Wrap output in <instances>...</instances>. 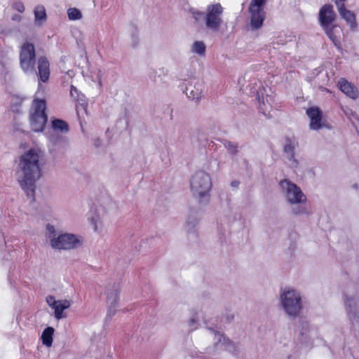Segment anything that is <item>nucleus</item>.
<instances>
[{"label": "nucleus", "mask_w": 359, "mask_h": 359, "mask_svg": "<svg viewBox=\"0 0 359 359\" xmlns=\"http://www.w3.org/2000/svg\"><path fill=\"white\" fill-rule=\"evenodd\" d=\"M43 151L37 147H30L19 156L17 166V177L21 188L28 198L34 199L36 182L41 176V161Z\"/></svg>", "instance_id": "nucleus-1"}, {"label": "nucleus", "mask_w": 359, "mask_h": 359, "mask_svg": "<svg viewBox=\"0 0 359 359\" xmlns=\"http://www.w3.org/2000/svg\"><path fill=\"white\" fill-rule=\"evenodd\" d=\"M279 301L285 313L290 318H297L304 309L301 292L292 287H285L280 290Z\"/></svg>", "instance_id": "nucleus-2"}, {"label": "nucleus", "mask_w": 359, "mask_h": 359, "mask_svg": "<svg viewBox=\"0 0 359 359\" xmlns=\"http://www.w3.org/2000/svg\"><path fill=\"white\" fill-rule=\"evenodd\" d=\"M47 238L49 240L50 245L55 250H69L81 247L83 243L82 236L65 233L57 236L53 226H46Z\"/></svg>", "instance_id": "nucleus-3"}, {"label": "nucleus", "mask_w": 359, "mask_h": 359, "mask_svg": "<svg viewBox=\"0 0 359 359\" xmlns=\"http://www.w3.org/2000/svg\"><path fill=\"white\" fill-rule=\"evenodd\" d=\"M43 96H36L32 102L29 110V125L34 132H42L44 130L48 116L46 114V102Z\"/></svg>", "instance_id": "nucleus-4"}, {"label": "nucleus", "mask_w": 359, "mask_h": 359, "mask_svg": "<svg viewBox=\"0 0 359 359\" xmlns=\"http://www.w3.org/2000/svg\"><path fill=\"white\" fill-rule=\"evenodd\" d=\"M212 187V180L208 172L198 170L191 176L190 187L195 196L201 198L208 196Z\"/></svg>", "instance_id": "nucleus-5"}, {"label": "nucleus", "mask_w": 359, "mask_h": 359, "mask_svg": "<svg viewBox=\"0 0 359 359\" xmlns=\"http://www.w3.org/2000/svg\"><path fill=\"white\" fill-rule=\"evenodd\" d=\"M279 186L286 201L290 205L303 204L306 202V196L301 188L292 181L285 179L280 180Z\"/></svg>", "instance_id": "nucleus-6"}, {"label": "nucleus", "mask_w": 359, "mask_h": 359, "mask_svg": "<svg viewBox=\"0 0 359 359\" xmlns=\"http://www.w3.org/2000/svg\"><path fill=\"white\" fill-rule=\"evenodd\" d=\"M36 53L33 43L25 42L20 47V65L26 74L35 72Z\"/></svg>", "instance_id": "nucleus-7"}, {"label": "nucleus", "mask_w": 359, "mask_h": 359, "mask_svg": "<svg viewBox=\"0 0 359 359\" xmlns=\"http://www.w3.org/2000/svg\"><path fill=\"white\" fill-rule=\"evenodd\" d=\"M224 8L220 4H210L206 8L205 15V27L208 29L217 32L222 23Z\"/></svg>", "instance_id": "nucleus-8"}, {"label": "nucleus", "mask_w": 359, "mask_h": 359, "mask_svg": "<svg viewBox=\"0 0 359 359\" xmlns=\"http://www.w3.org/2000/svg\"><path fill=\"white\" fill-rule=\"evenodd\" d=\"M37 75L39 77L38 89L36 92V96H43L44 93V87L41 83H46L50 77V65L48 60L44 57H41L38 60Z\"/></svg>", "instance_id": "nucleus-9"}, {"label": "nucleus", "mask_w": 359, "mask_h": 359, "mask_svg": "<svg viewBox=\"0 0 359 359\" xmlns=\"http://www.w3.org/2000/svg\"><path fill=\"white\" fill-rule=\"evenodd\" d=\"M264 4H258L252 0L250 6V13L251 15L250 25L252 29H257L260 28L264 20V14L262 11Z\"/></svg>", "instance_id": "nucleus-10"}, {"label": "nucleus", "mask_w": 359, "mask_h": 359, "mask_svg": "<svg viewBox=\"0 0 359 359\" xmlns=\"http://www.w3.org/2000/svg\"><path fill=\"white\" fill-rule=\"evenodd\" d=\"M46 300L48 305L54 310V316L56 319L65 318L63 311L70 306L71 303L69 300H56L53 296L50 295L48 296Z\"/></svg>", "instance_id": "nucleus-11"}, {"label": "nucleus", "mask_w": 359, "mask_h": 359, "mask_svg": "<svg viewBox=\"0 0 359 359\" xmlns=\"http://www.w3.org/2000/svg\"><path fill=\"white\" fill-rule=\"evenodd\" d=\"M306 114L309 118V127L311 130H318L322 128L325 123L323 120V112L317 107H312L306 110Z\"/></svg>", "instance_id": "nucleus-12"}, {"label": "nucleus", "mask_w": 359, "mask_h": 359, "mask_svg": "<svg viewBox=\"0 0 359 359\" xmlns=\"http://www.w3.org/2000/svg\"><path fill=\"white\" fill-rule=\"evenodd\" d=\"M203 84L199 81H191L186 83L183 91L191 100H198L203 96Z\"/></svg>", "instance_id": "nucleus-13"}, {"label": "nucleus", "mask_w": 359, "mask_h": 359, "mask_svg": "<svg viewBox=\"0 0 359 359\" xmlns=\"http://www.w3.org/2000/svg\"><path fill=\"white\" fill-rule=\"evenodd\" d=\"M120 289L118 285H113L106 292L107 303L109 306V311L111 315L115 313L113 309L116 306L119 299Z\"/></svg>", "instance_id": "nucleus-14"}, {"label": "nucleus", "mask_w": 359, "mask_h": 359, "mask_svg": "<svg viewBox=\"0 0 359 359\" xmlns=\"http://www.w3.org/2000/svg\"><path fill=\"white\" fill-rule=\"evenodd\" d=\"M335 18V14L333 11L332 6L325 5L319 12V20L323 27L332 25V22Z\"/></svg>", "instance_id": "nucleus-15"}, {"label": "nucleus", "mask_w": 359, "mask_h": 359, "mask_svg": "<svg viewBox=\"0 0 359 359\" xmlns=\"http://www.w3.org/2000/svg\"><path fill=\"white\" fill-rule=\"evenodd\" d=\"M88 220L95 233H101L104 231V219L97 212H91L90 215L88 217Z\"/></svg>", "instance_id": "nucleus-16"}, {"label": "nucleus", "mask_w": 359, "mask_h": 359, "mask_svg": "<svg viewBox=\"0 0 359 359\" xmlns=\"http://www.w3.org/2000/svg\"><path fill=\"white\" fill-rule=\"evenodd\" d=\"M338 87L345 95L351 99H356L358 96V89L344 79L338 81Z\"/></svg>", "instance_id": "nucleus-17"}, {"label": "nucleus", "mask_w": 359, "mask_h": 359, "mask_svg": "<svg viewBox=\"0 0 359 359\" xmlns=\"http://www.w3.org/2000/svg\"><path fill=\"white\" fill-rule=\"evenodd\" d=\"M295 147V143L292 141H288L284 146V152L287 155V158L289 161L288 163L292 168H297L298 166V161L294 158V150Z\"/></svg>", "instance_id": "nucleus-18"}, {"label": "nucleus", "mask_w": 359, "mask_h": 359, "mask_svg": "<svg viewBox=\"0 0 359 359\" xmlns=\"http://www.w3.org/2000/svg\"><path fill=\"white\" fill-rule=\"evenodd\" d=\"M336 5L337 6L338 11H339L340 15L347 22H348V23H350L351 25L355 24V16L354 13L352 11H351L349 10H347L344 7V4H341L338 1H336Z\"/></svg>", "instance_id": "nucleus-19"}, {"label": "nucleus", "mask_w": 359, "mask_h": 359, "mask_svg": "<svg viewBox=\"0 0 359 359\" xmlns=\"http://www.w3.org/2000/svg\"><path fill=\"white\" fill-rule=\"evenodd\" d=\"M215 341H216L217 348L219 350L231 351L233 347L230 340L222 334L216 333Z\"/></svg>", "instance_id": "nucleus-20"}, {"label": "nucleus", "mask_w": 359, "mask_h": 359, "mask_svg": "<svg viewBox=\"0 0 359 359\" xmlns=\"http://www.w3.org/2000/svg\"><path fill=\"white\" fill-rule=\"evenodd\" d=\"M326 34L332 41L335 46L339 44V37L340 35V28L335 25H331L323 27Z\"/></svg>", "instance_id": "nucleus-21"}, {"label": "nucleus", "mask_w": 359, "mask_h": 359, "mask_svg": "<svg viewBox=\"0 0 359 359\" xmlns=\"http://www.w3.org/2000/svg\"><path fill=\"white\" fill-rule=\"evenodd\" d=\"M54 329L51 327L46 328L41 335L43 344L47 347H50L53 343Z\"/></svg>", "instance_id": "nucleus-22"}, {"label": "nucleus", "mask_w": 359, "mask_h": 359, "mask_svg": "<svg viewBox=\"0 0 359 359\" xmlns=\"http://www.w3.org/2000/svg\"><path fill=\"white\" fill-rule=\"evenodd\" d=\"M346 311L348 314V317L351 320H354L358 314H359V309L356 302L353 301H348L346 304Z\"/></svg>", "instance_id": "nucleus-23"}, {"label": "nucleus", "mask_w": 359, "mask_h": 359, "mask_svg": "<svg viewBox=\"0 0 359 359\" xmlns=\"http://www.w3.org/2000/svg\"><path fill=\"white\" fill-rule=\"evenodd\" d=\"M34 16L36 23L41 25L46 20V9L43 6H38L34 9Z\"/></svg>", "instance_id": "nucleus-24"}, {"label": "nucleus", "mask_w": 359, "mask_h": 359, "mask_svg": "<svg viewBox=\"0 0 359 359\" xmlns=\"http://www.w3.org/2000/svg\"><path fill=\"white\" fill-rule=\"evenodd\" d=\"M191 52L199 55H204L206 50V46L203 41H196L191 48Z\"/></svg>", "instance_id": "nucleus-25"}, {"label": "nucleus", "mask_w": 359, "mask_h": 359, "mask_svg": "<svg viewBox=\"0 0 359 359\" xmlns=\"http://www.w3.org/2000/svg\"><path fill=\"white\" fill-rule=\"evenodd\" d=\"M52 128L55 131L67 132L68 130L67 123L60 119H55L52 121Z\"/></svg>", "instance_id": "nucleus-26"}, {"label": "nucleus", "mask_w": 359, "mask_h": 359, "mask_svg": "<svg viewBox=\"0 0 359 359\" xmlns=\"http://www.w3.org/2000/svg\"><path fill=\"white\" fill-rule=\"evenodd\" d=\"M67 15L69 20H81L83 17L82 13L76 8H70L67 10Z\"/></svg>", "instance_id": "nucleus-27"}, {"label": "nucleus", "mask_w": 359, "mask_h": 359, "mask_svg": "<svg viewBox=\"0 0 359 359\" xmlns=\"http://www.w3.org/2000/svg\"><path fill=\"white\" fill-rule=\"evenodd\" d=\"M189 12L196 22H199L202 19L205 20V15L203 12L193 8L189 9Z\"/></svg>", "instance_id": "nucleus-28"}, {"label": "nucleus", "mask_w": 359, "mask_h": 359, "mask_svg": "<svg viewBox=\"0 0 359 359\" xmlns=\"http://www.w3.org/2000/svg\"><path fill=\"white\" fill-rule=\"evenodd\" d=\"M189 326L191 330H195L197 328L198 325V319L196 318H193L190 319L188 322Z\"/></svg>", "instance_id": "nucleus-29"}, {"label": "nucleus", "mask_w": 359, "mask_h": 359, "mask_svg": "<svg viewBox=\"0 0 359 359\" xmlns=\"http://www.w3.org/2000/svg\"><path fill=\"white\" fill-rule=\"evenodd\" d=\"M14 7L20 13H22L25 11V6L21 2L15 3Z\"/></svg>", "instance_id": "nucleus-30"}, {"label": "nucleus", "mask_w": 359, "mask_h": 359, "mask_svg": "<svg viewBox=\"0 0 359 359\" xmlns=\"http://www.w3.org/2000/svg\"><path fill=\"white\" fill-rule=\"evenodd\" d=\"M77 93V89L74 87L73 86H71V89H70V94L72 97L74 96V94Z\"/></svg>", "instance_id": "nucleus-31"}, {"label": "nucleus", "mask_w": 359, "mask_h": 359, "mask_svg": "<svg viewBox=\"0 0 359 359\" xmlns=\"http://www.w3.org/2000/svg\"><path fill=\"white\" fill-rule=\"evenodd\" d=\"M358 187H358V184H356V183H355V184H352V188H353V189H355V190L358 189Z\"/></svg>", "instance_id": "nucleus-32"}, {"label": "nucleus", "mask_w": 359, "mask_h": 359, "mask_svg": "<svg viewBox=\"0 0 359 359\" xmlns=\"http://www.w3.org/2000/svg\"><path fill=\"white\" fill-rule=\"evenodd\" d=\"M300 212H302V211L300 210H298V211H295L294 212L295 214H299Z\"/></svg>", "instance_id": "nucleus-33"}, {"label": "nucleus", "mask_w": 359, "mask_h": 359, "mask_svg": "<svg viewBox=\"0 0 359 359\" xmlns=\"http://www.w3.org/2000/svg\"><path fill=\"white\" fill-rule=\"evenodd\" d=\"M3 74H4V70L0 71V75H3Z\"/></svg>", "instance_id": "nucleus-34"}, {"label": "nucleus", "mask_w": 359, "mask_h": 359, "mask_svg": "<svg viewBox=\"0 0 359 359\" xmlns=\"http://www.w3.org/2000/svg\"><path fill=\"white\" fill-rule=\"evenodd\" d=\"M261 109H262V111H266V109H265V108H262V107H261Z\"/></svg>", "instance_id": "nucleus-35"}]
</instances>
